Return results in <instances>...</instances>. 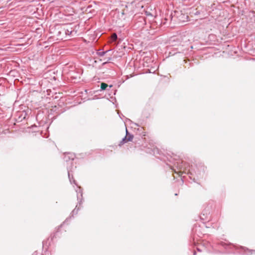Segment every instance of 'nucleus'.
Segmentation results:
<instances>
[{
  "mask_svg": "<svg viewBox=\"0 0 255 255\" xmlns=\"http://www.w3.org/2000/svg\"><path fill=\"white\" fill-rule=\"evenodd\" d=\"M67 171H68V177H69L70 182H71V183H72V179L73 178V177L72 175H71L72 177H71V172H72L73 171V166L72 165L71 166H67Z\"/></svg>",
  "mask_w": 255,
  "mask_h": 255,
  "instance_id": "nucleus-7",
  "label": "nucleus"
},
{
  "mask_svg": "<svg viewBox=\"0 0 255 255\" xmlns=\"http://www.w3.org/2000/svg\"><path fill=\"white\" fill-rule=\"evenodd\" d=\"M76 192L77 194V196L78 203L79 206H80L82 204L83 200V192L81 188L79 186H77V189L76 190Z\"/></svg>",
  "mask_w": 255,
  "mask_h": 255,
  "instance_id": "nucleus-5",
  "label": "nucleus"
},
{
  "mask_svg": "<svg viewBox=\"0 0 255 255\" xmlns=\"http://www.w3.org/2000/svg\"><path fill=\"white\" fill-rule=\"evenodd\" d=\"M73 183L76 185V181L75 180H73Z\"/></svg>",
  "mask_w": 255,
  "mask_h": 255,
  "instance_id": "nucleus-21",
  "label": "nucleus"
},
{
  "mask_svg": "<svg viewBox=\"0 0 255 255\" xmlns=\"http://www.w3.org/2000/svg\"><path fill=\"white\" fill-rule=\"evenodd\" d=\"M197 251L198 252H201L202 251V250L200 249H199V248H197Z\"/></svg>",
  "mask_w": 255,
  "mask_h": 255,
  "instance_id": "nucleus-18",
  "label": "nucleus"
},
{
  "mask_svg": "<svg viewBox=\"0 0 255 255\" xmlns=\"http://www.w3.org/2000/svg\"><path fill=\"white\" fill-rule=\"evenodd\" d=\"M79 210V208H77V205L75 207V208L72 212V216H73V214H77L78 210Z\"/></svg>",
  "mask_w": 255,
  "mask_h": 255,
  "instance_id": "nucleus-13",
  "label": "nucleus"
},
{
  "mask_svg": "<svg viewBox=\"0 0 255 255\" xmlns=\"http://www.w3.org/2000/svg\"><path fill=\"white\" fill-rule=\"evenodd\" d=\"M194 173L195 174V175L197 176V177H198V175L200 174V173L198 171H196L194 169Z\"/></svg>",
  "mask_w": 255,
  "mask_h": 255,
  "instance_id": "nucleus-17",
  "label": "nucleus"
},
{
  "mask_svg": "<svg viewBox=\"0 0 255 255\" xmlns=\"http://www.w3.org/2000/svg\"><path fill=\"white\" fill-rule=\"evenodd\" d=\"M134 124L135 126H138V124H136V123H134Z\"/></svg>",
  "mask_w": 255,
  "mask_h": 255,
  "instance_id": "nucleus-22",
  "label": "nucleus"
},
{
  "mask_svg": "<svg viewBox=\"0 0 255 255\" xmlns=\"http://www.w3.org/2000/svg\"><path fill=\"white\" fill-rule=\"evenodd\" d=\"M196 252H194V254H193V255H196Z\"/></svg>",
  "mask_w": 255,
  "mask_h": 255,
  "instance_id": "nucleus-24",
  "label": "nucleus"
},
{
  "mask_svg": "<svg viewBox=\"0 0 255 255\" xmlns=\"http://www.w3.org/2000/svg\"><path fill=\"white\" fill-rule=\"evenodd\" d=\"M204 246H205L206 248H208L209 246L213 248V246H211V244L209 242L204 243Z\"/></svg>",
  "mask_w": 255,
  "mask_h": 255,
  "instance_id": "nucleus-16",
  "label": "nucleus"
},
{
  "mask_svg": "<svg viewBox=\"0 0 255 255\" xmlns=\"http://www.w3.org/2000/svg\"><path fill=\"white\" fill-rule=\"evenodd\" d=\"M174 165L176 167L178 170H179L178 171H176L174 170V172L179 174L180 176H182V170H183V172L184 173L186 172L187 168L188 167V165L186 162H184L182 160H178V161L175 163Z\"/></svg>",
  "mask_w": 255,
  "mask_h": 255,
  "instance_id": "nucleus-2",
  "label": "nucleus"
},
{
  "mask_svg": "<svg viewBox=\"0 0 255 255\" xmlns=\"http://www.w3.org/2000/svg\"><path fill=\"white\" fill-rule=\"evenodd\" d=\"M216 245L217 246H221L223 247L227 250H232L233 248H235V249H240L243 252V254L246 255H250L255 254V250H249L248 249L242 246L238 247V246L233 245L230 243H225L223 241H219L216 243Z\"/></svg>",
  "mask_w": 255,
  "mask_h": 255,
  "instance_id": "nucleus-1",
  "label": "nucleus"
},
{
  "mask_svg": "<svg viewBox=\"0 0 255 255\" xmlns=\"http://www.w3.org/2000/svg\"><path fill=\"white\" fill-rule=\"evenodd\" d=\"M60 33H61V32H60V31H59V32H58V34H60Z\"/></svg>",
  "mask_w": 255,
  "mask_h": 255,
  "instance_id": "nucleus-25",
  "label": "nucleus"
},
{
  "mask_svg": "<svg viewBox=\"0 0 255 255\" xmlns=\"http://www.w3.org/2000/svg\"><path fill=\"white\" fill-rule=\"evenodd\" d=\"M187 170H186V173H187V174L193 175L194 174L193 173H192V170H193V169H191H191L190 168L188 169L187 168Z\"/></svg>",
  "mask_w": 255,
  "mask_h": 255,
  "instance_id": "nucleus-15",
  "label": "nucleus"
},
{
  "mask_svg": "<svg viewBox=\"0 0 255 255\" xmlns=\"http://www.w3.org/2000/svg\"><path fill=\"white\" fill-rule=\"evenodd\" d=\"M112 87V85L109 86L107 84L105 83H102L101 84V90H105L107 89L108 87L110 89Z\"/></svg>",
  "mask_w": 255,
  "mask_h": 255,
  "instance_id": "nucleus-8",
  "label": "nucleus"
},
{
  "mask_svg": "<svg viewBox=\"0 0 255 255\" xmlns=\"http://www.w3.org/2000/svg\"><path fill=\"white\" fill-rule=\"evenodd\" d=\"M107 63H108V62H104V63L102 64V65L104 66V65H105L107 64Z\"/></svg>",
  "mask_w": 255,
  "mask_h": 255,
  "instance_id": "nucleus-19",
  "label": "nucleus"
},
{
  "mask_svg": "<svg viewBox=\"0 0 255 255\" xmlns=\"http://www.w3.org/2000/svg\"><path fill=\"white\" fill-rule=\"evenodd\" d=\"M68 220H69V218H67L66 220L65 221V222L63 223H64L65 222L68 221Z\"/></svg>",
  "mask_w": 255,
  "mask_h": 255,
  "instance_id": "nucleus-20",
  "label": "nucleus"
},
{
  "mask_svg": "<svg viewBox=\"0 0 255 255\" xmlns=\"http://www.w3.org/2000/svg\"><path fill=\"white\" fill-rule=\"evenodd\" d=\"M27 116V113L25 111L19 112L17 113L16 120L18 122H22L26 119Z\"/></svg>",
  "mask_w": 255,
  "mask_h": 255,
  "instance_id": "nucleus-4",
  "label": "nucleus"
},
{
  "mask_svg": "<svg viewBox=\"0 0 255 255\" xmlns=\"http://www.w3.org/2000/svg\"><path fill=\"white\" fill-rule=\"evenodd\" d=\"M75 157V155L74 153L68 152L65 153L63 159L66 162H70L71 164L72 165Z\"/></svg>",
  "mask_w": 255,
  "mask_h": 255,
  "instance_id": "nucleus-3",
  "label": "nucleus"
},
{
  "mask_svg": "<svg viewBox=\"0 0 255 255\" xmlns=\"http://www.w3.org/2000/svg\"><path fill=\"white\" fill-rule=\"evenodd\" d=\"M204 216H205V214L203 212H202L201 215H200L201 219L203 220H207L208 219L207 217L206 216V217H204Z\"/></svg>",
  "mask_w": 255,
  "mask_h": 255,
  "instance_id": "nucleus-14",
  "label": "nucleus"
},
{
  "mask_svg": "<svg viewBox=\"0 0 255 255\" xmlns=\"http://www.w3.org/2000/svg\"><path fill=\"white\" fill-rule=\"evenodd\" d=\"M108 51H103L102 49H99L97 52V54L99 56H103L105 55V54L107 53Z\"/></svg>",
  "mask_w": 255,
  "mask_h": 255,
  "instance_id": "nucleus-10",
  "label": "nucleus"
},
{
  "mask_svg": "<svg viewBox=\"0 0 255 255\" xmlns=\"http://www.w3.org/2000/svg\"><path fill=\"white\" fill-rule=\"evenodd\" d=\"M126 135L128 137H127L128 141H131L133 138V135L131 134H129L128 131V129L126 128Z\"/></svg>",
  "mask_w": 255,
  "mask_h": 255,
  "instance_id": "nucleus-9",
  "label": "nucleus"
},
{
  "mask_svg": "<svg viewBox=\"0 0 255 255\" xmlns=\"http://www.w3.org/2000/svg\"><path fill=\"white\" fill-rule=\"evenodd\" d=\"M63 31L66 35H70L73 32L72 28L69 27V25H66L63 28Z\"/></svg>",
  "mask_w": 255,
  "mask_h": 255,
  "instance_id": "nucleus-6",
  "label": "nucleus"
},
{
  "mask_svg": "<svg viewBox=\"0 0 255 255\" xmlns=\"http://www.w3.org/2000/svg\"><path fill=\"white\" fill-rule=\"evenodd\" d=\"M128 141L127 135H126L121 141L119 145L121 146L122 145L124 144V143L127 142Z\"/></svg>",
  "mask_w": 255,
  "mask_h": 255,
  "instance_id": "nucleus-11",
  "label": "nucleus"
},
{
  "mask_svg": "<svg viewBox=\"0 0 255 255\" xmlns=\"http://www.w3.org/2000/svg\"><path fill=\"white\" fill-rule=\"evenodd\" d=\"M118 38V36L116 33H113L111 35V39L113 41H115Z\"/></svg>",
  "mask_w": 255,
  "mask_h": 255,
  "instance_id": "nucleus-12",
  "label": "nucleus"
},
{
  "mask_svg": "<svg viewBox=\"0 0 255 255\" xmlns=\"http://www.w3.org/2000/svg\"><path fill=\"white\" fill-rule=\"evenodd\" d=\"M228 253H232V251H228Z\"/></svg>",
  "mask_w": 255,
  "mask_h": 255,
  "instance_id": "nucleus-23",
  "label": "nucleus"
}]
</instances>
